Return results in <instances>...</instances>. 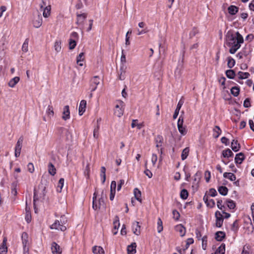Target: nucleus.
Segmentation results:
<instances>
[{"instance_id": "56", "label": "nucleus", "mask_w": 254, "mask_h": 254, "mask_svg": "<svg viewBox=\"0 0 254 254\" xmlns=\"http://www.w3.org/2000/svg\"><path fill=\"white\" fill-rule=\"evenodd\" d=\"M215 203L214 199H209L208 202L206 204V205L210 208L214 207L215 206Z\"/></svg>"}, {"instance_id": "27", "label": "nucleus", "mask_w": 254, "mask_h": 254, "mask_svg": "<svg viewBox=\"0 0 254 254\" xmlns=\"http://www.w3.org/2000/svg\"><path fill=\"white\" fill-rule=\"evenodd\" d=\"M225 237V233L223 231H218L215 233V239L218 241H221Z\"/></svg>"}, {"instance_id": "58", "label": "nucleus", "mask_w": 254, "mask_h": 254, "mask_svg": "<svg viewBox=\"0 0 254 254\" xmlns=\"http://www.w3.org/2000/svg\"><path fill=\"white\" fill-rule=\"evenodd\" d=\"M217 194V192L215 189L211 188L209 190V195L212 197H214Z\"/></svg>"}, {"instance_id": "16", "label": "nucleus", "mask_w": 254, "mask_h": 254, "mask_svg": "<svg viewBox=\"0 0 254 254\" xmlns=\"http://www.w3.org/2000/svg\"><path fill=\"white\" fill-rule=\"evenodd\" d=\"M86 101L84 100L81 101L79 106V115L81 116L85 111Z\"/></svg>"}, {"instance_id": "54", "label": "nucleus", "mask_w": 254, "mask_h": 254, "mask_svg": "<svg viewBox=\"0 0 254 254\" xmlns=\"http://www.w3.org/2000/svg\"><path fill=\"white\" fill-rule=\"evenodd\" d=\"M47 113L50 116H53L54 114V110L53 107L49 105L48 109L47 110Z\"/></svg>"}, {"instance_id": "4", "label": "nucleus", "mask_w": 254, "mask_h": 254, "mask_svg": "<svg viewBox=\"0 0 254 254\" xmlns=\"http://www.w3.org/2000/svg\"><path fill=\"white\" fill-rule=\"evenodd\" d=\"M183 118L182 116H180L177 123L178 128L179 131L182 135H185L187 133L188 130L186 126H183Z\"/></svg>"}, {"instance_id": "3", "label": "nucleus", "mask_w": 254, "mask_h": 254, "mask_svg": "<svg viewBox=\"0 0 254 254\" xmlns=\"http://www.w3.org/2000/svg\"><path fill=\"white\" fill-rule=\"evenodd\" d=\"M103 193L104 191H102V197L99 199L98 201L96 200V197L95 196V192L94 193V196L93 197V208L94 210L100 209L102 207H104V202L103 199Z\"/></svg>"}, {"instance_id": "42", "label": "nucleus", "mask_w": 254, "mask_h": 254, "mask_svg": "<svg viewBox=\"0 0 254 254\" xmlns=\"http://www.w3.org/2000/svg\"><path fill=\"white\" fill-rule=\"evenodd\" d=\"M163 223L160 218H158L157 220V231L161 233L163 230Z\"/></svg>"}, {"instance_id": "23", "label": "nucleus", "mask_w": 254, "mask_h": 254, "mask_svg": "<svg viewBox=\"0 0 254 254\" xmlns=\"http://www.w3.org/2000/svg\"><path fill=\"white\" fill-rule=\"evenodd\" d=\"M48 169L49 173L52 175L54 176L56 174V169L54 165L50 162L48 165Z\"/></svg>"}, {"instance_id": "53", "label": "nucleus", "mask_w": 254, "mask_h": 254, "mask_svg": "<svg viewBox=\"0 0 254 254\" xmlns=\"http://www.w3.org/2000/svg\"><path fill=\"white\" fill-rule=\"evenodd\" d=\"M59 132L60 133L62 134L64 133L66 136H67L69 134V132L68 130L63 127H60L59 128Z\"/></svg>"}, {"instance_id": "35", "label": "nucleus", "mask_w": 254, "mask_h": 254, "mask_svg": "<svg viewBox=\"0 0 254 254\" xmlns=\"http://www.w3.org/2000/svg\"><path fill=\"white\" fill-rule=\"evenodd\" d=\"M222 155L225 158H229L233 155V153L230 149H227L223 151Z\"/></svg>"}, {"instance_id": "62", "label": "nucleus", "mask_w": 254, "mask_h": 254, "mask_svg": "<svg viewBox=\"0 0 254 254\" xmlns=\"http://www.w3.org/2000/svg\"><path fill=\"white\" fill-rule=\"evenodd\" d=\"M27 169L28 171L31 173L34 171V167L32 163H28L27 165Z\"/></svg>"}, {"instance_id": "63", "label": "nucleus", "mask_w": 254, "mask_h": 254, "mask_svg": "<svg viewBox=\"0 0 254 254\" xmlns=\"http://www.w3.org/2000/svg\"><path fill=\"white\" fill-rule=\"evenodd\" d=\"M84 56V53H81L76 58V63L78 64L80 62H82L83 61V59L82 57Z\"/></svg>"}, {"instance_id": "30", "label": "nucleus", "mask_w": 254, "mask_h": 254, "mask_svg": "<svg viewBox=\"0 0 254 254\" xmlns=\"http://www.w3.org/2000/svg\"><path fill=\"white\" fill-rule=\"evenodd\" d=\"M223 177L229 179L231 181H235L236 179V176L232 173L225 172L223 174Z\"/></svg>"}, {"instance_id": "26", "label": "nucleus", "mask_w": 254, "mask_h": 254, "mask_svg": "<svg viewBox=\"0 0 254 254\" xmlns=\"http://www.w3.org/2000/svg\"><path fill=\"white\" fill-rule=\"evenodd\" d=\"M244 159L245 157L244 154L242 153H239L236 155L235 161L237 164H241Z\"/></svg>"}, {"instance_id": "40", "label": "nucleus", "mask_w": 254, "mask_h": 254, "mask_svg": "<svg viewBox=\"0 0 254 254\" xmlns=\"http://www.w3.org/2000/svg\"><path fill=\"white\" fill-rule=\"evenodd\" d=\"M134 196H135V198L139 202H141V199L140 198L141 195V192L137 188H135L134 190Z\"/></svg>"}, {"instance_id": "39", "label": "nucleus", "mask_w": 254, "mask_h": 254, "mask_svg": "<svg viewBox=\"0 0 254 254\" xmlns=\"http://www.w3.org/2000/svg\"><path fill=\"white\" fill-rule=\"evenodd\" d=\"M163 140V137L161 135H157L155 138L156 142V147H159L162 146V143Z\"/></svg>"}, {"instance_id": "38", "label": "nucleus", "mask_w": 254, "mask_h": 254, "mask_svg": "<svg viewBox=\"0 0 254 254\" xmlns=\"http://www.w3.org/2000/svg\"><path fill=\"white\" fill-rule=\"evenodd\" d=\"M231 94L235 97L238 96L240 93V88L237 86L233 87L231 89Z\"/></svg>"}, {"instance_id": "12", "label": "nucleus", "mask_w": 254, "mask_h": 254, "mask_svg": "<svg viewBox=\"0 0 254 254\" xmlns=\"http://www.w3.org/2000/svg\"><path fill=\"white\" fill-rule=\"evenodd\" d=\"M51 250L53 254H61L62 253V250L60 246L56 242L52 243Z\"/></svg>"}, {"instance_id": "43", "label": "nucleus", "mask_w": 254, "mask_h": 254, "mask_svg": "<svg viewBox=\"0 0 254 254\" xmlns=\"http://www.w3.org/2000/svg\"><path fill=\"white\" fill-rule=\"evenodd\" d=\"M235 64V61L232 58L229 57L228 58L227 65L229 68H232Z\"/></svg>"}, {"instance_id": "22", "label": "nucleus", "mask_w": 254, "mask_h": 254, "mask_svg": "<svg viewBox=\"0 0 254 254\" xmlns=\"http://www.w3.org/2000/svg\"><path fill=\"white\" fill-rule=\"evenodd\" d=\"M92 252L94 254H104V251L100 246H94L92 248Z\"/></svg>"}, {"instance_id": "5", "label": "nucleus", "mask_w": 254, "mask_h": 254, "mask_svg": "<svg viewBox=\"0 0 254 254\" xmlns=\"http://www.w3.org/2000/svg\"><path fill=\"white\" fill-rule=\"evenodd\" d=\"M100 83V79L97 76H94L90 80V90L91 92L94 91L97 87V85Z\"/></svg>"}, {"instance_id": "18", "label": "nucleus", "mask_w": 254, "mask_h": 254, "mask_svg": "<svg viewBox=\"0 0 254 254\" xmlns=\"http://www.w3.org/2000/svg\"><path fill=\"white\" fill-rule=\"evenodd\" d=\"M6 238H4L2 243L0 246V254H6L7 252V248L6 246Z\"/></svg>"}, {"instance_id": "41", "label": "nucleus", "mask_w": 254, "mask_h": 254, "mask_svg": "<svg viewBox=\"0 0 254 254\" xmlns=\"http://www.w3.org/2000/svg\"><path fill=\"white\" fill-rule=\"evenodd\" d=\"M114 228L115 230H118L120 227V224L119 222V217L118 216H116L115 220L113 222Z\"/></svg>"}, {"instance_id": "17", "label": "nucleus", "mask_w": 254, "mask_h": 254, "mask_svg": "<svg viewBox=\"0 0 254 254\" xmlns=\"http://www.w3.org/2000/svg\"><path fill=\"white\" fill-rule=\"evenodd\" d=\"M136 245L135 243H132L130 245L127 246V251L128 254H134L136 253Z\"/></svg>"}, {"instance_id": "51", "label": "nucleus", "mask_w": 254, "mask_h": 254, "mask_svg": "<svg viewBox=\"0 0 254 254\" xmlns=\"http://www.w3.org/2000/svg\"><path fill=\"white\" fill-rule=\"evenodd\" d=\"M76 45V43L75 40L72 39H70L69 42V49H70V50L73 49L75 47Z\"/></svg>"}, {"instance_id": "44", "label": "nucleus", "mask_w": 254, "mask_h": 254, "mask_svg": "<svg viewBox=\"0 0 254 254\" xmlns=\"http://www.w3.org/2000/svg\"><path fill=\"white\" fill-rule=\"evenodd\" d=\"M28 43L29 39L27 38L22 45V50L23 52H27L28 51Z\"/></svg>"}, {"instance_id": "2", "label": "nucleus", "mask_w": 254, "mask_h": 254, "mask_svg": "<svg viewBox=\"0 0 254 254\" xmlns=\"http://www.w3.org/2000/svg\"><path fill=\"white\" fill-rule=\"evenodd\" d=\"M46 194V187L43 184H40L37 189L34 191V203L39 199H44Z\"/></svg>"}, {"instance_id": "52", "label": "nucleus", "mask_w": 254, "mask_h": 254, "mask_svg": "<svg viewBox=\"0 0 254 254\" xmlns=\"http://www.w3.org/2000/svg\"><path fill=\"white\" fill-rule=\"evenodd\" d=\"M147 161H146L145 163V166L146 167V169L145 170L144 173V174L148 177L149 178H152V172L149 170H148L147 168Z\"/></svg>"}, {"instance_id": "57", "label": "nucleus", "mask_w": 254, "mask_h": 254, "mask_svg": "<svg viewBox=\"0 0 254 254\" xmlns=\"http://www.w3.org/2000/svg\"><path fill=\"white\" fill-rule=\"evenodd\" d=\"M242 254H250V247L249 246H244L242 252Z\"/></svg>"}, {"instance_id": "32", "label": "nucleus", "mask_w": 254, "mask_h": 254, "mask_svg": "<svg viewBox=\"0 0 254 254\" xmlns=\"http://www.w3.org/2000/svg\"><path fill=\"white\" fill-rule=\"evenodd\" d=\"M176 230L180 233L181 236L183 237L185 235L186 228L182 225L177 226L176 227Z\"/></svg>"}, {"instance_id": "13", "label": "nucleus", "mask_w": 254, "mask_h": 254, "mask_svg": "<svg viewBox=\"0 0 254 254\" xmlns=\"http://www.w3.org/2000/svg\"><path fill=\"white\" fill-rule=\"evenodd\" d=\"M40 9L43 10V15L44 17L47 18L49 17L50 15L51 9V7L49 2L47 5H44L42 8L40 7Z\"/></svg>"}, {"instance_id": "60", "label": "nucleus", "mask_w": 254, "mask_h": 254, "mask_svg": "<svg viewBox=\"0 0 254 254\" xmlns=\"http://www.w3.org/2000/svg\"><path fill=\"white\" fill-rule=\"evenodd\" d=\"M99 126H97L94 129L93 131V136L95 138H97L99 136Z\"/></svg>"}, {"instance_id": "8", "label": "nucleus", "mask_w": 254, "mask_h": 254, "mask_svg": "<svg viewBox=\"0 0 254 254\" xmlns=\"http://www.w3.org/2000/svg\"><path fill=\"white\" fill-rule=\"evenodd\" d=\"M215 216L216 217V223L215 226L217 227H221L223 223L224 218L221 212L219 211H217L215 213Z\"/></svg>"}, {"instance_id": "15", "label": "nucleus", "mask_w": 254, "mask_h": 254, "mask_svg": "<svg viewBox=\"0 0 254 254\" xmlns=\"http://www.w3.org/2000/svg\"><path fill=\"white\" fill-rule=\"evenodd\" d=\"M140 226L138 222H134L132 225V230L133 233L136 235H139L140 233Z\"/></svg>"}, {"instance_id": "1", "label": "nucleus", "mask_w": 254, "mask_h": 254, "mask_svg": "<svg viewBox=\"0 0 254 254\" xmlns=\"http://www.w3.org/2000/svg\"><path fill=\"white\" fill-rule=\"evenodd\" d=\"M226 41L227 46L230 48L229 52L234 54L240 48L241 44L244 42V39L239 32L228 31L226 36Z\"/></svg>"}, {"instance_id": "55", "label": "nucleus", "mask_w": 254, "mask_h": 254, "mask_svg": "<svg viewBox=\"0 0 254 254\" xmlns=\"http://www.w3.org/2000/svg\"><path fill=\"white\" fill-rule=\"evenodd\" d=\"M207 237L206 236H204L202 238H201V241H202V248L204 250H205V248L206 247V245H207Z\"/></svg>"}, {"instance_id": "37", "label": "nucleus", "mask_w": 254, "mask_h": 254, "mask_svg": "<svg viewBox=\"0 0 254 254\" xmlns=\"http://www.w3.org/2000/svg\"><path fill=\"white\" fill-rule=\"evenodd\" d=\"M226 76L230 79H234L235 76V72L232 69H229L226 71Z\"/></svg>"}, {"instance_id": "6", "label": "nucleus", "mask_w": 254, "mask_h": 254, "mask_svg": "<svg viewBox=\"0 0 254 254\" xmlns=\"http://www.w3.org/2000/svg\"><path fill=\"white\" fill-rule=\"evenodd\" d=\"M21 238L23 246L24 254H26L29 250L28 247H27L28 245V237L27 234L25 232L23 233L22 234Z\"/></svg>"}, {"instance_id": "36", "label": "nucleus", "mask_w": 254, "mask_h": 254, "mask_svg": "<svg viewBox=\"0 0 254 254\" xmlns=\"http://www.w3.org/2000/svg\"><path fill=\"white\" fill-rule=\"evenodd\" d=\"M189 151L190 149L189 147H186L183 149L181 154V158L182 160H184L187 158L189 155Z\"/></svg>"}, {"instance_id": "49", "label": "nucleus", "mask_w": 254, "mask_h": 254, "mask_svg": "<svg viewBox=\"0 0 254 254\" xmlns=\"http://www.w3.org/2000/svg\"><path fill=\"white\" fill-rule=\"evenodd\" d=\"M124 113V109H122V107L120 109H115L114 111V114L118 117H121Z\"/></svg>"}, {"instance_id": "25", "label": "nucleus", "mask_w": 254, "mask_h": 254, "mask_svg": "<svg viewBox=\"0 0 254 254\" xmlns=\"http://www.w3.org/2000/svg\"><path fill=\"white\" fill-rule=\"evenodd\" d=\"M20 78L18 76H15L13 78L11 79L9 81L8 84V86L10 87H14L15 85L19 82Z\"/></svg>"}, {"instance_id": "34", "label": "nucleus", "mask_w": 254, "mask_h": 254, "mask_svg": "<svg viewBox=\"0 0 254 254\" xmlns=\"http://www.w3.org/2000/svg\"><path fill=\"white\" fill-rule=\"evenodd\" d=\"M137 122V120H133L131 124V127L133 128L136 127L138 129H140L143 126V125L142 123L138 124Z\"/></svg>"}, {"instance_id": "20", "label": "nucleus", "mask_w": 254, "mask_h": 254, "mask_svg": "<svg viewBox=\"0 0 254 254\" xmlns=\"http://www.w3.org/2000/svg\"><path fill=\"white\" fill-rule=\"evenodd\" d=\"M231 148L232 149L235 151L237 152L239 150L240 148V145L238 143L237 140L233 139L231 142Z\"/></svg>"}, {"instance_id": "28", "label": "nucleus", "mask_w": 254, "mask_h": 254, "mask_svg": "<svg viewBox=\"0 0 254 254\" xmlns=\"http://www.w3.org/2000/svg\"><path fill=\"white\" fill-rule=\"evenodd\" d=\"M213 136L214 138H217L221 133V129L219 126H216L213 128Z\"/></svg>"}, {"instance_id": "61", "label": "nucleus", "mask_w": 254, "mask_h": 254, "mask_svg": "<svg viewBox=\"0 0 254 254\" xmlns=\"http://www.w3.org/2000/svg\"><path fill=\"white\" fill-rule=\"evenodd\" d=\"M244 107L245 108H249L251 106L250 99L249 98H246L244 102Z\"/></svg>"}, {"instance_id": "11", "label": "nucleus", "mask_w": 254, "mask_h": 254, "mask_svg": "<svg viewBox=\"0 0 254 254\" xmlns=\"http://www.w3.org/2000/svg\"><path fill=\"white\" fill-rule=\"evenodd\" d=\"M70 118V111L69 106L66 105L64 107L62 119L66 121Z\"/></svg>"}, {"instance_id": "14", "label": "nucleus", "mask_w": 254, "mask_h": 254, "mask_svg": "<svg viewBox=\"0 0 254 254\" xmlns=\"http://www.w3.org/2000/svg\"><path fill=\"white\" fill-rule=\"evenodd\" d=\"M127 66L124 64L121 65L120 68V73L119 74L118 78L121 80H123L126 78Z\"/></svg>"}, {"instance_id": "33", "label": "nucleus", "mask_w": 254, "mask_h": 254, "mask_svg": "<svg viewBox=\"0 0 254 254\" xmlns=\"http://www.w3.org/2000/svg\"><path fill=\"white\" fill-rule=\"evenodd\" d=\"M23 141V137L22 136H20L16 143V144L15 147V150H18V151L21 150Z\"/></svg>"}, {"instance_id": "19", "label": "nucleus", "mask_w": 254, "mask_h": 254, "mask_svg": "<svg viewBox=\"0 0 254 254\" xmlns=\"http://www.w3.org/2000/svg\"><path fill=\"white\" fill-rule=\"evenodd\" d=\"M201 178V173L197 172L193 176V184L197 187Z\"/></svg>"}, {"instance_id": "7", "label": "nucleus", "mask_w": 254, "mask_h": 254, "mask_svg": "<svg viewBox=\"0 0 254 254\" xmlns=\"http://www.w3.org/2000/svg\"><path fill=\"white\" fill-rule=\"evenodd\" d=\"M51 229H56L61 230V231H64L66 229V227L65 225L62 224L59 220H56L55 222L50 226Z\"/></svg>"}, {"instance_id": "45", "label": "nucleus", "mask_w": 254, "mask_h": 254, "mask_svg": "<svg viewBox=\"0 0 254 254\" xmlns=\"http://www.w3.org/2000/svg\"><path fill=\"white\" fill-rule=\"evenodd\" d=\"M226 203L227 205V206L230 209H234L236 207L235 203L234 202V201L230 200V199H227L226 201Z\"/></svg>"}, {"instance_id": "31", "label": "nucleus", "mask_w": 254, "mask_h": 254, "mask_svg": "<svg viewBox=\"0 0 254 254\" xmlns=\"http://www.w3.org/2000/svg\"><path fill=\"white\" fill-rule=\"evenodd\" d=\"M18 182L17 181H15L13 182L11 185V193L12 194L14 195H16L17 194V190L16 188L17 186Z\"/></svg>"}, {"instance_id": "21", "label": "nucleus", "mask_w": 254, "mask_h": 254, "mask_svg": "<svg viewBox=\"0 0 254 254\" xmlns=\"http://www.w3.org/2000/svg\"><path fill=\"white\" fill-rule=\"evenodd\" d=\"M225 245L222 244L216 250L214 253L211 254H225Z\"/></svg>"}, {"instance_id": "64", "label": "nucleus", "mask_w": 254, "mask_h": 254, "mask_svg": "<svg viewBox=\"0 0 254 254\" xmlns=\"http://www.w3.org/2000/svg\"><path fill=\"white\" fill-rule=\"evenodd\" d=\"M59 221H60V222L62 224H63V225H64L66 223V222H67V218L65 217V216H64V215H62V216L61 217L60 219V220H59Z\"/></svg>"}, {"instance_id": "24", "label": "nucleus", "mask_w": 254, "mask_h": 254, "mask_svg": "<svg viewBox=\"0 0 254 254\" xmlns=\"http://www.w3.org/2000/svg\"><path fill=\"white\" fill-rule=\"evenodd\" d=\"M239 8L235 5H231L228 8V11L230 14L235 15L238 11Z\"/></svg>"}, {"instance_id": "46", "label": "nucleus", "mask_w": 254, "mask_h": 254, "mask_svg": "<svg viewBox=\"0 0 254 254\" xmlns=\"http://www.w3.org/2000/svg\"><path fill=\"white\" fill-rule=\"evenodd\" d=\"M64 179H63V178H61L60 179V180L59 181L58 185L57 187V190L58 191H59V192L61 191L62 188L64 186Z\"/></svg>"}, {"instance_id": "48", "label": "nucleus", "mask_w": 254, "mask_h": 254, "mask_svg": "<svg viewBox=\"0 0 254 254\" xmlns=\"http://www.w3.org/2000/svg\"><path fill=\"white\" fill-rule=\"evenodd\" d=\"M188 192L186 189H183L181 190L180 193V197L183 199H186L188 197Z\"/></svg>"}, {"instance_id": "47", "label": "nucleus", "mask_w": 254, "mask_h": 254, "mask_svg": "<svg viewBox=\"0 0 254 254\" xmlns=\"http://www.w3.org/2000/svg\"><path fill=\"white\" fill-rule=\"evenodd\" d=\"M239 78L240 79H246L248 78L250 76V73L249 72H243L242 71H239L238 72Z\"/></svg>"}, {"instance_id": "10", "label": "nucleus", "mask_w": 254, "mask_h": 254, "mask_svg": "<svg viewBox=\"0 0 254 254\" xmlns=\"http://www.w3.org/2000/svg\"><path fill=\"white\" fill-rule=\"evenodd\" d=\"M42 24V17L40 14L35 17L33 21V26L35 28H39Z\"/></svg>"}, {"instance_id": "29", "label": "nucleus", "mask_w": 254, "mask_h": 254, "mask_svg": "<svg viewBox=\"0 0 254 254\" xmlns=\"http://www.w3.org/2000/svg\"><path fill=\"white\" fill-rule=\"evenodd\" d=\"M218 191L220 194L225 196L228 193V189L226 187L220 186L218 188Z\"/></svg>"}, {"instance_id": "50", "label": "nucleus", "mask_w": 254, "mask_h": 254, "mask_svg": "<svg viewBox=\"0 0 254 254\" xmlns=\"http://www.w3.org/2000/svg\"><path fill=\"white\" fill-rule=\"evenodd\" d=\"M55 50L57 52H59L61 50V43L60 41H56L54 45Z\"/></svg>"}, {"instance_id": "59", "label": "nucleus", "mask_w": 254, "mask_h": 254, "mask_svg": "<svg viewBox=\"0 0 254 254\" xmlns=\"http://www.w3.org/2000/svg\"><path fill=\"white\" fill-rule=\"evenodd\" d=\"M172 213L173 215V218L176 220H178L180 216L179 212L176 210H174Z\"/></svg>"}, {"instance_id": "9", "label": "nucleus", "mask_w": 254, "mask_h": 254, "mask_svg": "<svg viewBox=\"0 0 254 254\" xmlns=\"http://www.w3.org/2000/svg\"><path fill=\"white\" fill-rule=\"evenodd\" d=\"M77 20L76 23L79 26H83L84 21L87 17V13H83L82 14L77 13Z\"/></svg>"}]
</instances>
